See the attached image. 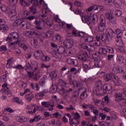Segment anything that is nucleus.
Returning a JSON list of instances; mask_svg holds the SVG:
<instances>
[{
	"mask_svg": "<svg viewBox=\"0 0 126 126\" xmlns=\"http://www.w3.org/2000/svg\"><path fill=\"white\" fill-rule=\"evenodd\" d=\"M33 98H34V95L30 94H26L25 95V99L28 101V102H30Z\"/></svg>",
	"mask_w": 126,
	"mask_h": 126,
	"instance_id": "nucleus-42",
	"label": "nucleus"
},
{
	"mask_svg": "<svg viewBox=\"0 0 126 126\" xmlns=\"http://www.w3.org/2000/svg\"><path fill=\"white\" fill-rule=\"evenodd\" d=\"M75 121L76 120H74V119L73 120L71 118L69 119V124L71 126H73V125H77V124H79V121H77V122H75Z\"/></svg>",
	"mask_w": 126,
	"mask_h": 126,
	"instance_id": "nucleus-49",
	"label": "nucleus"
},
{
	"mask_svg": "<svg viewBox=\"0 0 126 126\" xmlns=\"http://www.w3.org/2000/svg\"><path fill=\"white\" fill-rule=\"evenodd\" d=\"M79 92L81 94L80 95V99L83 100V99H86L87 98L88 94H87V90L86 89L84 88L79 89Z\"/></svg>",
	"mask_w": 126,
	"mask_h": 126,
	"instance_id": "nucleus-14",
	"label": "nucleus"
},
{
	"mask_svg": "<svg viewBox=\"0 0 126 126\" xmlns=\"http://www.w3.org/2000/svg\"><path fill=\"white\" fill-rule=\"evenodd\" d=\"M67 63L68 64H73L74 66H77L78 65V61L77 60L69 58L67 60Z\"/></svg>",
	"mask_w": 126,
	"mask_h": 126,
	"instance_id": "nucleus-21",
	"label": "nucleus"
},
{
	"mask_svg": "<svg viewBox=\"0 0 126 126\" xmlns=\"http://www.w3.org/2000/svg\"><path fill=\"white\" fill-rule=\"evenodd\" d=\"M62 38V36L60 35V34H58L57 35H55L52 37L53 41L55 42H58V41H60Z\"/></svg>",
	"mask_w": 126,
	"mask_h": 126,
	"instance_id": "nucleus-51",
	"label": "nucleus"
},
{
	"mask_svg": "<svg viewBox=\"0 0 126 126\" xmlns=\"http://www.w3.org/2000/svg\"><path fill=\"white\" fill-rule=\"evenodd\" d=\"M57 90L58 86H57V85H52V87L50 88L51 93H56Z\"/></svg>",
	"mask_w": 126,
	"mask_h": 126,
	"instance_id": "nucleus-50",
	"label": "nucleus"
},
{
	"mask_svg": "<svg viewBox=\"0 0 126 126\" xmlns=\"http://www.w3.org/2000/svg\"><path fill=\"white\" fill-rule=\"evenodd\" d=\"M30 11L32 14H36L37 13V8L34 6H32L30 7Z\"/></svg>",
	"mask_w": 126,
	"mask_h": 126,
	"instance_id": "nucleus-52",
	"label": "nucleus"
},
{
	"mask_svg": "<svg viewBox=\"0 0 126 126\" xmlns=\"http://www.w3.org/2000/svg\"><path fill=\"white\" fill-rule=\"evenodd\" d=\"M45 22L46 20H45V19H36L35 21L36 29L38 30H42V27H41V25L43 22V23H45Z\"/></svg>",
	"mask_w": 126,
	"mask_h": 126,
	"instance_id": "nucleus-11",
	"label": "nucleus"
},
{
	"mask_svg": "<svg viewBox=\"0 0 126 126\" xmlns=\"http://www.w3.org/2000/svg\"><path fill=\"white\" fill-rule=\"evenodd\" d=\"M79 119H80V115H79V114H78V113L76 112L75 113V116L73 118V120L74 121H79L78 120H79Z\"/></svg>",
	"mask_w": 126,
	"mask_h": 126,
	"instance_id": "nucleus-58",
	"label": "nucleus"
},
{
	"mask_svg": "<svg viewBox=\"0 0 126 126\" xmlns=\"http://www.w3.org/2000/svg\"><path fill=\"white\" fill-rule=\"evenodd\" d=\"M47 93V92L45 91H42V92H40L39 93H37L35 95V99H37V100H40V99H42L43 97L45 96V94Z\"/></svg>",
	"mask_w": 126,
	"mask_h": 126,
	"instance_id": "nucleus-23",
	"label": "nucleus"
},
{
	"mask_svg": "<svg viewBox=\"0 0 126 126\" xmlns=\"http://www.w3.org/2000/svg\"><path fill=\"white\" fill-rule=\"evenodd\" d=\"M58 75V72L57 71H52L50 74V77L51 79L56 78Z\"/></svg>",
	"mask_w": 126,
	"mask_h": 126,
	"instance_id": "nucleus-44",
	"label": "nucleus"
},
{
	"mask_svg": "<svg viewBox=\"0 0 126 126\" xmlns=\"http://www.w3.org/2000/svg\"><path fill=\"white\" fill-rule=\"evenodd\" d=\"M44 54L43 53V52L41 50H35L34 51L33 56L35 58L36 60H38L39 58H41V56H43Z\"/></svg>",
	"mask_w": 126,
	"mask_h": 126,
	"instance_id": "nucleus-25",
	"label": "nucleus"
},
{
	"mask_svg": "<svg viewBox=\"0 0 126 126\" xmlns=\"http://www.w3.org/2000/svg\"><path fill=\"white\" fill-rule=\"evenodd\" d=\"M21 25L22 26V29L26 30L27 29H28V25H29V24L28 23V22L27 21L24 20Z\"/></svg>",
	"mask_w": 126,
	"mask_h": 126,
	"instance_id": "nucleus-36",
	"label": "nucleus"
},
{
	"mask_svg": "<svg viewBox=\"0 0 126 126\" xmlns=\"http://www.w3.org/2000/svg\"><path fill=\"white\" fill-rule=\"evenodd\" d=\"M109 21L112 23V24H117V18L116 17L113 16L111 18V19L109 20Z\"/></svg>",
	"mask_w": 126,
	"mask_h": 126,
	"instance_id": "nucleus-59",
	"label": "nucleus"
},
{
	"mask_svg": "<svg viewBox=\"0 0 126 126\" xmlns=\"http://www.w3.org/2000/svg\"><path fill=\"white\" fill-rule=\"evenodd\" d=\"M124 92H120V90H115V92H116L115 94V97L116 99L115 100L116 102H121L122 100H126V98H125V96H124V95L123 94H126V93H125V89L123 90Z\"/></svg>",
	"mask_w": 126,
	"mask_h": 126,
	"instance_id": "nucleus-7",
	"label": "nucleus"
},
{
	"mask_svg": "<svg viewBox=\"0 0 126 126\" xmlns=\"http://www.w3.org/2000/svg\"><path fill=\"white\" fill-rule=\"evenodd\" d=\"M102 41H104L105 43L109 42V36L106 33H103L101 36Z\"/></svg>",
	"mask_w": 126,
	"mask_h": 126,
	"instance_id": "nucleus-39",
	"label": "nucleus"
},
{
	"mask_svg": "<svg viewBox=\"0 0 126 126\" xmlns=\"http://www.w3.org/2000/svg\"><path fill=\"white\" fill-rule=\"evenodd\" d=\"M45 83H46V79H45V78L40 79L39 82V84L41 86H44Z\"/></svg>",
	"mask_w": 126,
	"mask_h": 126,
	"instance_id": "nucleus-57",
	"label": "nucleus"
},
{
	"mask_svg": "<svg viewBox=\"0 0 126 126\" xmlns=\"http://www.w3.org/2000/svg\"><path fill=\"white\" fill-rule=\"evenodd\" d=\"M32 69L33 70L34 74H33V79L34 80L38 81L41 77V74H40V69L38 68V63L37 62H32Z\"/></svg>",
	"mask_w": 126,
	"mask_h": 126,
	"instance_id": "nucleus-2",
	"label": "nucleus"
},
{
	"mask_svg": "<svg viewBox=\"0 0 126 126\" xmlns=\"http://www.w3.org/2000/svg\"><path fill=\"white\" fill-rule=\"evenodd\" d=\"M40 60L42 62H50V61H51V58H50V56L43 54L40 56Z\"/></svg>",
	"mask_w": 126,
	"mask_h": 126,
	"instance_id": "nucleus-31",
	"label": "nucleus"
},
{
	"mask_svg": "<svg viewBox=\"0 0 126 126\" xmlns=\"http://www.w3.org/2000/svg\"><path fill=\"white\" fill-rule=\"evenodd\" d=\"M114 16L113 14L110 13H106L105 14V17L108 20H110V19Z\"/></svg>",
	"mask_w": 126,
	"mask_h": 126,
	"instance_id": "nucleus-56",
	"label": "nucleus"
},
{
	"mask_svg": "<svg viewBox=\"0 0 126 126\" xmlns=\"http://www.w3.org/2000/svg\"><path fill=\"white\" fill-rule=\"evenodd\" d=\"M115 14L116 16H121L122 14V12L120 10H116L115 11Z\"/></svg>",
	"mask_w": 126,
	"mask_h": 126,
	"instance_id": "nucleus-63",
	"label": "nucleus"
},
{
	"mask_svg": "<svg viewBox=\"0 0 126 126\" xmlns=\"http://www.w3.org/2000/svg\"><path fill=\"white\" fill-rule=\"evenodd\" d=\"M25 69L27 71L28 75L30 78H32L33 75L35 73V72L32 70V65H30V63L28 62L25 66Z\"/></svg>",
	"mask_w": 126,
	"mask_h": 126,
	"instance_id": "nucleus-9",
	"label": "nucleus"
},
{
	"mask_svg": "<svg viewBox=\"0 0 126 126\" xmlns=\"http://www.w3.org/2000/svg\"><path fill=\"white\" fill-rule=\"evenodd\" d=\"M125 68L123 67H118V73H120V72H125Z\"/></svg>",
	"mask_w": 126,
	"mask_h": 126,
	"instance_id": "nucleus-64",
	"label": "nucleus"
},
{
	"mask_svg": "<svg viewBox=\"0 0 126 126\" xmlns=\"http://www.w3.org/2000/svg\"><path fill=\"white\" fill-rule=\"evenodd\" d=\"M90 51L91 52H94L95 51V47H94V46H96V41L95 40H92L91 43H90Z\"/></svg>",
	"mask_w": 126,
	"mask_h": 126,
	"instance_id": "nucleus-33",
	"label": "nucleus"
},
{
	"mask_svg": "<svg viewBox=\"0 0 126 126\" xmlns=\"http://www.w3.org/2000/svg\"><path fill=\"white\" fill-rule=\"evenodd\" d=\"M74 13L75 14H79L80 16H82V15H84V13L82 12L80 10H79L78 9H76L74 11Z\"/></svg>",
	"mask_w": 126,
	"mask_h": 126,
	"instance_id": "nucleus-54",
	"label": "nucleus"
},
{
	"mask_svg": "<svg viewBox=\"0 0 126 126\" xmlns=\"http://www.w3.org/2000/svg\"><path fill=\"white\" fill-rule=\"evenodd\" d=\"M74 44L73 40L71 39H65L63 42V45L67 49H70Z\"/></svg>",
	"mask_w": 126,
	"mask_h": 126,
	"instance_id": "nucleus-17",
	"label": "nucleus"
},
{
	"mask_svg": "<svg viewBox=\"0 0 126 126\" xmlns=\"http://www.w3.org/2000/svg\"><path fill=\"white\" fill-rule=\"evenodd\" d=\"M45 20V23H46L47 25L48 26H50V27H52L53 26V21H52V20H47L48 18H46L44 19Z\"/></svg>",
	"mask_w": 126,
	"mask_h": 126,
	"instance_id": "nucleus-48",
	"label": "nucleus"
},
{
	"mask_svg": "<svg viewBox=\"0 0 126 126\" xmlns=\"http://www.w3.org/2000/svg\"><path fill=\"white\" fill-rule=\"evenodd\" d=\"M42 107L44 108H49V111H54L55 107V101L54 100L50 99L48 101H43L41 102Z\"/></svg>",
	"mask_w": 126,
	"mask_h": 126,
	"instance_id": "nucleus-5",
	"label": "nucleus"
},
{
	"mask_svg": "<svg viewBox=\"0 0 126 126\" xmlns=\"http://www.w3.org/2000/svg\"><path fill=\"white\" fill-rule=\"evenodd\" d=\"M91 54L87 52H83V54H81L78 56V58L82 62H86L87 61V57L90 58Z\"/></svg>",
	"mask_w": 126,
	"mask_h": 126,
	"instance_id": "nucleus-12",
	"label": "nucleus"
},
{
	"mask_svg": "<svg viewBox=\"0 0 126 126\" xmlns=\"http://www.w3.org/2000/svg\"><path fill=\"white\" fill-rule=\"evenodd\" d=\"M91 68H92V67H91V66H88L87 64H83V69L85 72H87V71L90 70Z\"/></svg>",
	"mask_w": 126,
	"mask_h": 126,
	"instance_id": "nucleus-46",
	"label": "nucleus"
},
{
	"mask_svg": "<svg viewBox=\"0 0 126 126\" xmlns=\"http://www.w3.org/2000/svg\"><path fill=\"white\" fill-rule=\"evenodd\" d=\"M107 52V46L100 48L99 49V53L101 55H106Z\"/></svg>",
	"mask_w": 126,
	"mask_h": 126,
	"instance_id": "nucleus-37",
	"label": "nucleus"
},
{
	"mask_svg": "<svg viewBox=\"0 0 126 126\" xmlns=\"http://www.w3.org/2000/svg\"><path fill=\"white\" fill-rule=\"evenodd\" d=\"M93 36L91 35L87 36V35H86L85 36L82 38V40H84V42H87V43H89V44H90L91 42L93 41Z\"/></svg>",
	"mask_w": 126,
	"mask_h": 126,
	"instance_id": "nucleus-26",
	"label": "nucleus"
},
{
	"mask_svg": "<svg viewBox=\"0 0 126 126\" xmlns=\"http://www.w3.org/2000/svg\"><path fill=\"white\" fill-rule=\"evenodd\" d=\"M91 56L92 55L93 59H98L100 56V53H94V52H90Z\"/></svg>",
	"mask_w": 126,
	"mask_h": 126,
	"instance_id": "nucleus-47",
	"label": "nucleus"
},
{
	"mask_svg": "<svg viewBox=\"0 0 126 126\" xmlns=\"http://www.w3.org/2000/svg\"><path fill=\"white\" fill-rule=\"evenodd\" d=\"M67 74V78L68 80L69 84L70 85H73L74 88L77 89L80 88V87H82L83 85V82L79 81L76 80H72V78H71V73L70 71H68Z\"/></svg>",
	"mask_w": 126,
	"mask_h": 126,
	"instance_id": "nucleus-1",
	"label": "nucleus"
},
{
	"mask_svg": "<svg viewBox=\"0 0 126 126\" xmlns=\"http://www.w3.org/2000/svg\"><path fill=\"white\" fill-rule=\"evenodd\" d=\"M53 57L56 59H62V56L61 53L58 52H54V54H53Z\"/></svg>",
	"mask_w": 126,
	"mask_h": 126,
	"instance_id": "nucleus-53",
	"label": "nucleus"
},
{
	"mask_svg": "<svg viewBox=\"0 0 126 126\" xmlns=\"http://www.w3.org/2000/svg\"><path fill=\"white\" fill-rule=\"evenodd\" d=\"M64 56L65 57H70V56H71V53H70V51L69 50L65 49V52L64 53Z\"/></svg>",
	"mask_w": 126,
	"mask_h": 126,
	"instance_id": "nucleus-60",
	"label": "nucleus"
},
{
	"mask_svg": "<svg viewBox=\"0 0 126 126\" xmlns=\"http://www.w3.org/2000/svg\"><path fill=\"white\" fill-rule=\"evenodd\" d=\"M80 93V92H79V89L78 91L75 90L73 93V94L72 95V98H75V99H77V98H78Z\"/></svg>",
	"mask_w": 126,
	"mask_h": 126,
	"instance_id": "nucleus-45",
	"label": "nucleus"
},
{
	"mask_svg": "<svg viewBox=\"0 0 126 126\" xmlns=\"http://www.w3.org/2000/svg\"><path fill=\"white\" fill-rule=\"evenodd\" d=\"M12 101L14 103H16L17 104H18L19 105H23L24 104L23 101H22L21 100H19V97H14V98H13Z\"/></svg>",
	"mask_w": 126,
	"mask_h": 126,
	"instance_id": "nucleus-38",
	"label": "nucleus"
},
{
	"mask_svg": "<svg viewBox=\"0 0 126 126\" xmlns=\"http://www.w3.org/2000/svg\"><path fill=\"white\" fill-rule=\"evenodd\" d=\"M58 84L59 86H58V89L60 90V87L61 88H64L65 86L67 85V82L65 81H63V79H60L58 80Z\"/></svg>",
	"mask_w": 126,
	"mask_h": 126,
	"instance_id": "nucleus-22",
	"label": "nucleus"
},
{
	"mask_svg": "<svg viewBox=\"0 0 126 126\" xmlns=\"http://www.w3.org/2000/svg\"><path fill=\"white\" fill-rule=\"evenodd\" d=\"M0 29L3 31H7L9 29L8 26L5 25V21L3 19H0Z\"/></svg>",
	"mask_w": 126,
	"mask_h": 126,
	"instance_id": "nucleus-13",
	"label": "nucleus"
},
{
	"mask_svg": "<svg viewBox=\"0 0 126 126\" xmlns=\"http://www.w3.org/2000/svg\"><path fill=\"white\" fill-rule=\"evenodd\" d=\"M122 36H123V34H117L116 36V45L119 46V47H122L123 46V41H122Z\"/></svg>",
	"mask_w": 126,
	"mask_h": 126,
	"instance_id": "nucleus-18",
	"label": "nucleus"
},
{
	"mask_svg": "<svg viewBox=\"0 0 126 126\" xmlns=\"http://www.w3.org/2000/svg\"><path fill=\"white\" fill-rule=\"evenodd\" d=\"M0 8L3 12H7L8 16L11 18L16 15V6H14L12 7L3 6L0 7Z\"/></svg>",
	"mask_w": 126,
	"mask_h": 126,
	"instance_id": "nucleus-3",
	"label": "nucleus"
},
{
	"mask_svg": "<svg viewBox=\"0 0 126 126\" xmlns=\"http://www.w3.org/2000/svg\"><path fill=\"white\" fill-rule=\"evenodd\" d=\"M38 109H39V107L37 106L34 107L28 106L27 107V109L28 110L27 114H31V115H32V114H35Z\"/></svg>",
	"mask_w": 126,
	"mask_h": 126,
	"instance_id": "nucleus-15",
	"label": "nucleus"
},
{
	"mask_svg": "<svg viewBox=\"0 0 126 126\" xmlns=\"http://www.w3.org/2000/svg\"><path fill=\"white\" fill-rule=\"evenodd\" d=\"M121 115L123 117H126V107L123 108L121 111Z\"/></svg>",
	"mask_w": 126,
	"mask_h": 126,
	"instance_id": "nucleus-62",
	"label": "nucleus"
},
{
	"mask_svg": "<svg viewBox=\"0 0 126 126\" xmlns=\"http://www.w3.org/2000/svg\"><path fill=\"white\" fill-rule=\"evenodd\" d=\"M81 47L83 49V53H88L90 54L92 52L90 51V48L88 47L86 44H82L81 45Z\"/></svg>",
	"mask_w": 126,
	"mask_h": 126,
	"instance_id": "nucleus-27",
	"label": "nucleus"
},
{
	"mask_svg": "<svg viewBox=\"0 0 126 126\" xmlns=\"http://www.w3.org/2000/svg\"><path fill=\"white\" fill-rule=\"evenodd\" d=\"M103 83L102 82L101 80H98L97 81L96 84H95V88L94 89V91H95L96 93H98L100 92L101 90H103Z\"/></svg>",
	"mask_w": 126,
	"mask_h": 126,
	"instance_id": "nucleus-10",
	"label": "nucleus"
},
{
	"mask_svg": "<svg viewBox=\"0 0 126 126\" xmlns=\"http://www.w3.org/2000/svg\"><path fill=\"white\" fill-rule=\"evenodd\" d=\"M85 36H86V34H85V32H78V37H81V39H82V38H84Z\"/></svg>",
	"mask_w": 126,
	"mask_h": 126,
	"instance_id": "nucleus-61",
	"label": "nucleus"
},
{
	"mask_svg": "<svg viewBox=\"0 0 126 126\" xmlns=\"http://www.w3.org/2000/svg\"><path fill=\"white\" fill-rule=\"evenodd\" d=\"M0 82H6V75L0 76Z\"/></svg>",
	"mask_w": 126,
	"mask_h": 126,
	"instance_id": "nucleus-55",
	"label": "nucleus"
},
{
	"mask_svg": "<svg viewBox=\"0 0 126 126\" xmlns=\"http://www.w3.org/2000/svg\"><path fill=\"white\" fill-rule=\"evenodd\" d=\"M105 34L110 38H113L115 36V32L111 28H108L105 30Z\"/></svg>",
	"mask_w": 126,
	"mask_h": 126,
	"instance_id": "nucleus-19",
	"label": "nucleus"
},
{
	"mask_svg": "<svg viewBox=\"0 0 126 126\" xmlns=\"http://www.w3.org/2000/svg\"><path fill=\"white\" fill-rule=\"evenodd\" d=\"M57 52H58V53H60L62 55H63H63H64V52H65V48H64V47L63 46H61L57 48Z\"/></svg>",
	"mask_w": 126,
	"mask_h": 126,
	"instance_id": "nucleus-43",
	"label": "nucleus"
},
{
	"mask_svg": "<svg viewBox=\"0 0 126 126\" xmlns=\"http://www.w3.org/2000/svg\"><path fill=\"white\" fill-rule=\"evenodd\" d=\"M9 37L11 38V39H17L19 37V35L17 32H14L9 34Z\"/></svg>",
	"mask_w": 126,
	"mask_h": 126,
	"instance_id": "nucleus-41",
	"label": "nucleus"
},
{
	"mask_svg": "<svg viewBox=\"0 0 126 126\" xmlns=\"http://www.w3.org/2000/svg\"><path fill=\"white\" fill-rule=\"evenodd\" d=\"M113 87H112V85L110 83H107L103 85V90L104 93H106L107 91H111L112 90Z\"/></svg>",
	"mask_w": 126,
	"mask_h": 126,
	"instance_id": "nucleus-20",
	"label": "nucleus"
},
{
	"mask_svg": "<svg viewBox=\"0 0 126 126\" xmlns=\"http://www.w3.org/2000/svg\"><path fill=\"white\" fill-rule=\"evenodd\" d=\"M90 18L92 20V23L93 25H95L97 22H98V15L96 14H94L92 16H90Z\"/></svg>",
	"mask_w": 126,
	"mask_h": 126,
	"instance_id": "nucleus-24",
	"label": "nucleus"
},
{
	"mask_svg": "<svg viewBox=\"0 0 126 126\" xmlns=\"http://www.w3.org/2000/svg\"><path fill=\"white\" fill-rule=\"evenodd\" d=\"M98 29L100 32H103L106 29V19L105 17L100 16V21L98 26Z\"/></svg>",
	"mask_w": 126,
	"mask_h": 126,
	"instance_id": "nucleus-8",
	"label": "nucleus"
},
{
	"mask_svg": "<svg viewBox=\"0 0 126 126\" xmlns=\"http://www.w3.org/2000/svg\"><path fill=\"white\" fill-rule=\"evenodd\" d=\"M113 76V74H106L104 76V79L105 81H110V80H112Z\"/></svg>",
	"mask_w": 126,
	"mask_h": 126,
	"instance_id": "nucleus-35",
	"label": "nucleus"
},
{
	"mask_svg": "<svg viewBox=\"0 0 126 126\" xmlns=\"http://www.w3.org/2000/svg\"><path fill=\"white\" fill-rule=\"evenodd\" d=\"M16 120L17 122H19V123H26L27 118L25 116H19L16 118Z\"/></svg>",
	"mask_w": 126,
	"mask_h": 126,
	"instance_id": "nucleus-30",
	"label": "nucleus"
},
{
	"mask_svg": "<svg viewBox=\"0 0 126 126\" xmlns=\"http://www.w3.org/2000/svg\"><path fill=\"white\" fill-rule=\"evenodd\" d=\"M94 103L95 106H98V107H99L101 110H102V108L104 107V102H103V101L101 100L96 99L94 101Z\"/></svg>",
	"mask_w": 126,
	"mask_h": 126,
	"instance_id": "nucleus-28",
	"label": "nucleus"
},
{
	"mask_svg": "<svg viewBox=\"0 0 126 126\" xmlns=\"http://www.w3.org/2000/svg\"><path fill=\"white\" fill-rule=\"evenodd\" d=\"M112 80L115 85H120V79L119 77L115 74H113V76L112 77Z\"/></svg>",
	"mask_w": 126,
	"mask_h": 126,
	"instance_id": "nucleus-32",
	"label": "nucleus"
},
{
	"mask_svg": "<svg viewBox=\"0 0 126 126\" xmlns=\"http://www.w3.org/2000/svg\"><path fill=\"white\" fill-rule=\"evenodd\" d=\"M81 17L83 23H87L89 26H91L92 21L90 19V16L87 17V16L82 15Z\"/></svg>",
	"mask_w": 126,
	"mask_h": 126,
	"instance_id": "nucleus-16",
	"label": "nucleus"
},
{
	"mask_svg": "<svg viewBox=\"0 0 126 126\" xmlns=\"http://www.w3.org/2000/svg\"><path fill=\"white\" fill-rule=\"evenodd\" d=\"M124 59L125 58L123 55H117L116 60L118 63H124Z\"/></svg>",
	"mask_w": 126,
	"mask_h": 126,
	"instance_id": "nucleus-40",
	"label": "nucleus"
},
{
	"mask_svg": "<svg viewBox=\"0 0 126 126\" xmlns=\"http://www.w3.org/2000/svg\"><path fill=\"white\" fill-rule=\"evenodd\" d=\"M59 90L63 100H67L69 98L70 93L73 91L72 88H69L68 90H66L65 89L61 87H59Z\"/></svg>",
	"mask_w": 126,
	"mask_h": 126,
	"instance_id": "nucleus-4",
	"label": "nucleus"
},
{
	"mask_svg": "<svg viewBox=\"0 0 126 126\" xmlns=\"http://www.w3.org/2000/svg\"><path fill=\"white\" fill-rule=\"evenodd\" d=\"M40 32L38 31L37 30L26 31L24 32V35H25L26 37H28V38H32L34 35H35L36 38H39V37H40Z\"/></svg>",
	"mask_w": 126,
	"mask_h": 126,
	"instance_id": "nucleus-6",
	"label": "nucleus"
},
{
	"mask_svg": "<svg viewBox=\"0 0 126 126\" xmlns=\"http://www.w3.org/2000/svg\"><path fill=\"white\" fill-rule=\"evenodd\" d=\"M2 89L1 91L6 94H10V91L7 88V83H5L2 85Z\"/></svg>",
	"mask_w": 126,
	"mask_h": 126,
	"instance_id": "nucleus-29",
	"label": "nucleus"
},
{
	"mask_svg": "<svg viewBox=\"0 0 126 126\" xmlns=\"http://www.w3.org/2000/svg\"><path fill=\"white\" fill-rule=\"evenodd\" d=\"M24 20V19H18L15 21V22L13 23V25L16 27L19 26V25H21V24H22V22Z\"/></svg>",
	"mask_w": 126,
	"mask_h": 126,
	"instance_id": "nucleus-34",
	"label": "nucleus"
}]
</instances>
